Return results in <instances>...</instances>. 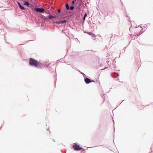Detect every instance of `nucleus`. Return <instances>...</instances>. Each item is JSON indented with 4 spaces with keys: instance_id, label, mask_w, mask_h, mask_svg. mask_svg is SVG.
Returning a JSON list of instances; mask_svg holds the SVG:
<instances>
[{
    "instance_id": "1",
    "label": "nucleus",
    "mask_w": 153,
    "mask_h": 153,
    "mask_svg": "<svg viewBox=\"0 0 153 153\" xmlns=\"http://www.w3.org/2000/svg\"><path fill=\"white\" fill-rule=\"evenodd\" d=\"M29 64L31 67L37 68L38 66V61L33 58H30L29 59Z\"/></svg>"
},
{
    "instance_id": "2",
    "label": "nucleus",
    "mask_w": 153,
    "mask_h": 153,
    "mask_svg": "<svg viewBox=\"0 0 153 153\" xmlns=\"http://www.w3.org/2000/svg\"><path fill=\"white\" fill-rule=\"evenodd\" d=\"M72 147L75 150H80L83 149L82 147L75 143L73 145Z\"/></svg>"
},
{
    "instance_id": "3",
    "label": "nucleus",
    "mask_w": 153,
    "mask_h": 153,
    "mask_svg": "<svg viewBox=\"0 0 153 153\" xmlns=\"http://www.w3.org/2000/svg\"><path fill=\"white\" fill-rule=\"evenodd\" d=\"M34 11L36 12H39L42 13H44L45 12V10L43 8L35 7Z\"/></svg>"
},
{
    "instance_id": "4",
    "label": "nucleus",
    "mask_w": 153,
    "mask_h": 153,
    "mask_svg": "<svg viewBox=\"0 0 153 153\" xmlns=\"http://www.w3.org/2000/svg\"><path fill=\"white\" fill-rule=\"evenodd\" d=\"M18 6L20 10H26V9L22 5H21L20 3L18 1L17 2Z\"/></svg>"
},
{
    "instance_id": "5",
    "label": "nucleus",
    "mask_w": 153,
    "mask_h": 153,
    "mask_svg": "<svg viewBox=\"0 0 153 153\" xmlns=\"http://www.w3.org/2000/svg\"><path fill=\"white\" fill-rule=\"evenodd\" d=\"M85 82L86 84L89 83H90L92 82H94V81H91V80L90 79H88V78H85Z\"/></svg>"
},
{
    "instance_id": "6",
    "label": "nucleus",
    "mask_w": 153,
    "mask_h": 153,
    "mask_svg": "<svg viewBox=\"0 0 153 153\" xmlns=\"http://www.w3.org/2000/svg\"><path fill=\"white\" fill-rule=\"evenodd\" d=\"M23 4L27 7H30L31 5V4H29V1H27L24 2Z\"/></svg>"
},
{
    "instance_id": "7",
    "label": "nucleus",
    "mask_w": 153,
    "mask_h": 153,
    "mask_svg": "<svg viewBox=\"0 0 153 153\" xmlns=\"http://www.w3.org/2000/svg\"><path fill=\"white\" fill-rule=\"evenodd\" d=\"M66 23V21L64 20L61 21H58V24H63Z\"/></svg>"
},
{
    "instance_id": "8",
    "label": "nucleus",
    "mask_w": 153,
    "mask_h": 153,
    "mask_svg": "<svg viewBox=\"0 0 153 153\" xmlns=\"http://www.w3.org/2000/svg\"><path fill=\"white\" fill-rule=\"evenodd\" d=\"M48 18L51 19L53 20L54 19H56V18H55V16H54L51 15H49L48 16Z\"/></svg>"
},
{
    "instance_id": "9",
    "label": "nucleus",
    "mask_w": 153,
    "mask_h": 153,
    "mask_svg": "<svg viewBox=\"0 0 153 153\" xmlns=\"http://www.w3.org/2000/svg\"><path fill=\"white\" fill-rule=\"evenodd\" d=\"M43 66L42 63L38 62V66L37 68H41Z\"/></svg>"
},
{
    "instance_id": "10",
    "label": "nucleus",
    "mask_w": 153,
    "mask_h": 153,
    "mask_svg": "<svg viewBox=\"0 0 153 153\" xmlns=\"http://www.w3.org/2000/svg\"><path fill=\"white\" fill-rule=\"evenodd\" d=\"M88 34L89 35L92 36L93 37H95V35H94L93 33H92L90 32H89L88 33Z\"/></svg>"
},
{
    "instance_id": "11",
    "label": "nucleus",
    "mask_w": 153,
    "mask_h": 153,
    "mask_svg": "<svg viewBox=\"0 0 153 153\" xmlns=\"http://www.w3.org/2000/svg\"><path fill=\"white\" fill-rule=\"evenodd\" d=\"M65 7H66V9L67 10H68L69 9V6H68V3H67L66 4Z\"/></svg>"
},
{
    "instance_id": "12",
    "label": "nucleus",
    "mask_w": 153,
    "mask_h": 153,
    "mask_svg": "<svg viewBox=\"0 0 153 153\" xmlns=\"http://www.w3.org/2000/svg\"><path fill=\"white\" fill-rule=\"evenodd\" d=\"M40 17L44 19L45 18V16L42 15V14H41L40 15Z\"/></svg>"
},
{
    "instance_id": "13",
    "label": "nucleus",
    "mask_w": 153,
    "mask_h": 153,
    "mask_svg": "<svg viewBox=\"0 0 153 153\" xmlns=\"http://www.w3.org/2000/svg\"><path fill=\"white\" fill-rule=\"evenodd\" d=\"M70 8L71 10H73L74 9V7L73 6H71L70 7Z\"/></svg>"
},
{
    "instance_id": "14",
    "label": "nucleus",
    "mask_w": 153,
    "mask_h": 153,
    "mask_svg": "<svg viewBox=\"0 0 153 153\" xmlns=\"http://www.w3.org/2000/svg\"><path fill=\"white\" fill-rule=\"evenodd\" d=\"M56 76H57V75H56V76H55L56 80H55V84H56V80H57Z\"/></svg>"
},
{
    "instance_id": "15",
    "label": "nucleus",
    "mask_w": 153,
    "mask_h": 153,
    "mask_svg": "<svg viewBox=\"0 0 153 153\" xmlns=\"http://www.w3.org/2000/svg\"><path fill=\"white\" fill-rule=\"evenodd\" d=\"M53 23L57 24V20L56 19V21L53 22Z\"/></svg>"
},
{
    "instance_id": "16",
    "label": "nucleus",
    "mask_w": 153,
    "mask_h": 153,
    "mask_svg": "<svg viewBox=\"0 0 153 153\" xmlns=\"http://www.w3.org/2000/svg\"><path fill=\"white\" fill-rule=\"evenodd\" d=\"M46 131H48L49 132V134H50L51 133V132L49 131V129H46Z\"/></svg>"
},
{
    "instance_id": "17",
    "label": "nucleus",
    "mask_w": 153,
    "mask_h": 153,
    "mask_svg": "<svg viewBox=\"0 0 153 153\" xmlns=\"http://www.w3.org/2000/svg\"><path fill=\"white\" fill-rule=\"evenodd\" d=\"M86 16H87V14H86V13H85V15H84V17H85Z\"/></svg>"
},
{
    "instance_id": "18",
    "label": "nucleus",
    "mask_w": 153,
    "mask_h": 153,
    "mask_svg": "<svg viewBox=\"0 0 153 153\" xmlns=\"http://www.w3.org/2000/svg\"><path fill=\"white\" fill-rule=\"evenodd\" d=\"M60 10L59 9H58V13H60Z\"/></svg>"
},
{
    "instance_id": "19",
    "label": "nucleus",
    "mask_w": 153,
    "mask_h": 153,
    "mask_svg": "<svg viewBox=\"0 0 153 153\" xmlns=\"http://www.w3.org/2000/svg\"><path fill=\"white\" fill-rule=\"evenodd\" d=\"M52 140L54 142H55V141L53 139H52Z\"/></svg>"
},
{
    "instance_id": "20",
    "label": "nucleus",
    "mask_w": 153,
    "mask_h": 153,
    "mask_svg": "<svg viewBox=\"0 0 153 153\" xmlns=\"http://www.w3.org/2000/svg\"><path fill=\"white\" fill-rule=\"evenodd\" d=\"M74 2H74V1H72V4H74Z\"/></svg>"
},
{
    "instance_id": "21",
    "label": "nucleus",
    "mask_w": 153,
    "mask_h": 153,
    "mask_svg": "<svg viewBox=\"0 0 153 153\" xmlns=\"http://www.w3.org/2000/svg\"><path fill=\"white\" fill-rule=\"evenodd\" d=\"M85 17H84V16L83 18V19L84 20L85 19Z\"/></svg>"
},
{
    "instance_id": "22",
    "label": "nucleus",
    "mask_w": 153,
    "mask_h": 153,
    "mask_svg": "<svg viewBox=\"0 0 153 153\" xmlns=\"http://www.w3.org/2000/svg\"><path fill=\"white\" fill-rule=\"evenodd\" d=\"M11 47H13H13H13V46H12V45H11Z\"/></svg>"
},
{
    "instance_id": "23",
    "label": "nucleus",
    "mask_w": 153,
    "mask_h": 153,
    "mask_svg": "<svg viewBox=\"0 0 153 153\" xmlns=\"http://www.w3.org/2000/svg\"><path fill=\"white\" fill-rule=\"evenodd\" d=\"M31 41V40H29V41Z\"/></svg>"
},
{
    "instance_id": "24",
    "label": "nucleus",
    "mask_w": 153,
    "mask_h": 153,
    "mask_svg": "<svg viewBox=\"0 0 153 153\" xmlns=\"http://www.w3.org/2000/svg\"><path fill=\"white\" fill-rule=\"evenodd\" d=\"M55 70L56 69V68H55Z\"/></svg>"
},
{
    "instance_id": "25",
    "label": "nucleus",
    "mask_w": 153,
    "mask_h": 153,
    "mask_svg": "<svg viewBox=\"0 0 153 153\" xmlns=\"http://www.w3.org/2000/svg\"><path fill=\"white\" fill-rule=\"evenodd\" d=\"M75 1H76V0H75Z\"/></svg>"
}]
</instances>
